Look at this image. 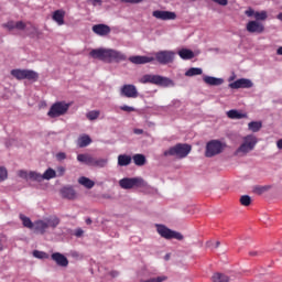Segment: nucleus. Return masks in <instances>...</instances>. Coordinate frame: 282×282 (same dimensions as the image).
<instances>
[{
  "mask_svg": "<svg viewBox=\"0 0 282 282\" xmlns=\"http://www.w3.org/2000/svg\"><path fill=\"white\" fill-rule=\"evenodd\" d=\"M52 19L53 21H55V23H57V25H65V11L63 10L54 11Z\"/></svg>",
  "mask_w": 282,
  "mask_h": 282,
  "instance_id": "5701e85b",
  "label": "nucleus"
},
{
  "mask_svg": "<svg viewBox=\"0 0 282 282\" xmlns=\"http://www.w3.org/2000/svg\"><path fill=\"white\" fill-rule=\"evenodd\" d=\"M240 204L241 206H250V204H252V198L248 195H243L240 197Z\"/></svg>",
  "mask_w": 282,
  "mask_h": 282,
  "instance_id": "ea45409f",
  "label": "nucleus"
},
{
  "mask_svg": "<svg viewBox=\"0 0 282 282\" xmlns=\"http://www.w3.org/2000/svg\"><path fill=\"white\" fill-rule=\"evenodd\" d=\"M246 30L250 34H263L265 26H263V23L252 20L247 23Z\"/></svg>",
  "mask_w": 282,
  "mask_h": 282,
  "instance_id": "4468645a",
  "label": "nucleus"
},
{
  "mask_svg": "<svg viewBox=\"0 0 282 282\" xmlns=\"http://www.w3.org/2000/svg\"><path fill=\"white\" fill-rule=\"evenodd\" d=\"M246 17H254L256 21H265L268 19V12L265 11H254V9L249 8L248 10L245 11Z\"/></svg>",
  "mask_w": 282,
  "mask_h": 282,
  "instance_id": "a211bd4d",
  "label": "nucleus"
},
{
  "mask_svg": "<svg viewBox=\"0 0 282 282\" xmlns=\"http://www.w3.org/2000/svg\"><path fill=\"white\" fill-rule=\"evenodd\" d=\"M78 184L85 186V188H94L96 183L88 177L82 176L78 178Z\"/></svg>",
  "mask_w": 282,
  "mask_h": 282,
  "instance_id": "2f4dec72",
  "label": "nucleus"
},
{
  "mask_svg": "<svg viewBox=\"0 0 282 282\" xmlns=\"http://www.w3.org/2000/svg\"><path fill=\"white\" fill-rule=\"evenodd\" d=\"M166 261H169V254L165 256Z\"/></svg>",
  "mask_w": 282,
  "mask_h": 282,
  "instance_id": "0e129e2a",
  "label": "nucleus"
},
{
  "mask_svg": "<svg viewBox=\"0 0 282 282\" xmlns=\"http://www.w3.org/2000/svg\"><path fill=\"white\" fill-rule=\"evenodd\" d=\"M154 56L160 65H169L175 61V51H159Z\"/></svg>",
  "mask_w": 282,
  "mask_h": 282,
  "instance_id": "9d476101",
  "label": "nucleus"
},
{
  "mask_svg": "<svg viewBox=\"0 0 282 282\" xmlns=\"http://www.w3.org/2000/svg\"><path fill=\"white\" fill-rule=\"evenodd\" d=\"M86 224H87V226L91 225V218H87Z\"/></svg>",
  "mask_w": 282,
  "mask_h": 282,
  "instance_id": "bf43d9fd",
  "label": "nucleus"
},
{
  "mask_svg": "<svg viewBox=\"0 0 282 282\" xmlns=\"http://www.w3.org/2000/svg\"><path fill=\"white\" fill-rule=\"evenodd\" d=\"M276 147L278 149L282 150V139L278 140Z\"/></svg>",
  "mask_w": 282,
  "mask_h": 282,
  "instance_id": "4d7b16f0",
  "label": "nucleus"
},
{
  "mask_svg": "<svg viewBox=\"0 0 282 282\" xmlns=\"http://www.w3.org/2000/svg\"><path fill=\"white\" fill-rule=\"evenodd\" d=\"M15 25H17V22L9 21V22L2 24V28H6L7 30H9V32H12V30H15Z\"/></svg>",
  "mask_w": 282,
  "mask_h": 282,
  "instance_id": "a19ab883",
  "label": "nucleus"
},
{
  "mask_svg": "<svg viewBox=\"0 0 282 282\" xmlns=\"http://www.w3.org/2000/svg\"><path fill=\"white\" fill-rule=\"evenodd\" d=\"M59 194L62 195L63 199L74 200L78 198V193L72 186H64L61 188Z\"/></svg>",
  "mask_w": 282,
  "mask_h": 282,
  "instance_id": "dca6fc26",
  "label": "nucleus"
},
{
  "mask_svg": "<svg viewBox=\"0 0 282 282\" xmlns=\"http://www.w3.org/2000/svg\"><path fill=\"white\" fill-rule=\"evenodd\" d=\"M276 54H278V56H282V46H280V47L276 50Z\"/></svg>",
  "mask_w": 282,
  "mask_h": 282,
  "instance_id": "13d9d810",
  "label": "nucleus"
},
{
  "mask_svg": "<svg viewBox=\"0 0 282 282\" xmlns=\"http://www.w3.org/2000/svg\"><path fill=\"white\" fill-rule=\"evenodd\" d=\"M139 83L142 85H156L158 87H175V82L169 77H164L162 75H153V74H145L140 79Z\"/></svg>",
  "mask_w": 282,
  "mask_h": 282,
  "instance_id": "f03ea898",
  "label": "nucleus"
},
{
  "mask_svg": "<svg viewBox=\"0 0 282 282\" xmlns=\"http://www.w3.org/2000/svg\"><path fill=\"white\" fill-rule=\"evenodd\" d=\"M152 17H154V19H159L160 21H175V19H177V14L175 12L162 10L153 11Z\"/></svg>",
  "mask_w": 282,
  "mask_h": 282,
  "instance_id": "f8f14e48",
  "label": "nucleus"
},
{
  "mask_svg": "<svg viewBox=\"0 0 282 282\" xmlns=\"http://www.w3.org/2000/svg\"><path fill=\"white\" fill-rule=\"evenodd\" d=\"M220 245H221V242L216 241L215 248H219Z\"/></svg>",
  "mask_w": 282,
  "mask_h": 282,
  "instance_id": "052dcab7",
  "label": "nucleus"
},
{
  "mask_svg": "<svg viewBox=\"0 0 282 282\" xmlns=\"http://www.w3.org/2000/svg\"><path fill=\"white\" fill-rule=\"evenodd\" d=\"M133 133H135V135H142V133H144V130H142V129H134Z\"/></svg>",
  "mask_w": 282,
  "mask_h": 282,
  "instance_id": "5fc2aeb1",
  "label": "nucleus"
},
{
  "mask_svg": "<svg viewBox=\"0 0 282 282\" xmlns=\"http://www.w3.org/2000/svg\"><path fill=\"white\" fill-rule=\"evenodd\" d=\"M204 74V70L202 68L192 67L185 72V76L193 77V76H202Z\"/></svg>",
  "mask_w": 282,
  "mask_h": 282,
  "instance_id": "72a5a7b5",
  "label": "nucleus"
},
{
  "mask_svg": "<svg viewBox=\"0 0 282 282\" xmlns=\"http://www.w3.org/2000/svg\"><path fill=\"white\" fill-rule=\"evenodd\" d=\"M212 242H207V246H210Z\"/></svg>",
  "mask_w": 282,
  "mask_h": 282,
  "instance_id": "69168bd1",
  "label": "nucleus"
},
{
  "mask_svg": "<svg viewBox=\"0 0 282 282\" xmlns=\"http://www.w3.org/2000/svg\"><path fill=\"white\" fill-rule=\"evenodd\" d=\"M213 282H230V278L226 273L216 272L212 276Z\"/></svg>",
  "mask_w": 282,
  "mask_h": 282,
  "instance_id": "cd10ccee",
  "label": "nucleus"
},
{
  "mask_svg": "<svg viewBox=\"0 0 282 282\" xmlns=\"http://www.w3.org/2000/svg\"><path fill=\"white\" fill-rule=\"evenodd\" d=\"M259 140L254 134H248L242 138V143L240 147L234 152V155L236 158H246L248 153H251V151H254V147H257V143Z\"/></svg>",
  "mask_w": 282,
  "mask_h": 282,
  "instance_id": "7ed1b4c3",
  "label": "nucleus"
},
{
  "mask_svg": "<svg viewBox=\"0 0 282 282\" xmlns=\"http://www.w3.org/2000/svg\"><path fill=\"white\" fill-rule=\"evenodd\" d=\"M46 224L48 225V228H56L58 226V224H61V218L54 216L52 218H48L46 220Z\"/></svg>",
  "mask_w": 282,
  "mask_h": 282,
  "instance_id": "4c0bfd02",
  "label": "nucleus"
},
{
  "mask_svg": "<svg viewBox=\"0 0 282 282\" xmlns=\"http://www.w3.org/2000/svg\"><path fill=\"white\" fill-rule=\"evenodd\" d=\"M227 117L230 118V120H241L243 118H248V115L239 112V110H229L227 111Z\"/></svg>",
  "mask_w": 282,
  "mask_h": 282,
  "instance_id": "393cba45",
  "label": "nucleus"
},
{
  "mask_svg": "<svg viewBox=\"0 0 282 282\" xmlns=\"http://www.w3.org/2000/svg\"><path fill=\"white\" fill-rule=\"evenodd\" d=\"M129 61L130 63H133V65H147V63H153L155 58L144 56V55H135V56H130Z\"/></svg>",
  "mask_w": 282,
  "mask_h": 282,
  "instance_id": "f3484780",
  "label": "nucleus"
},
{
  "mask_svg": "<svg viewBox=\"0 0 282 282\" xmlns=\"http://www.w3.org/2000/svg\"><path fill=\"white\" fill-rule=\"evenodd\" d=\"M19 177L22 180H31L32 182H43V174L34 171L20 170L18 172Z\"/></svg>",
  "mask_w": 282,
  "mask_h": 282,
  "instance_id": "ddd939ff",
  "label": "nucleus"
},
{
  "mask_svg": "<svg viewBox=\"0 0 282 282\" xmlns=\"http://www.w3.org/2000/svg\"><path fill=\"white\" fill-rule=\"evenodd\" d=\"M214 3L218 6H228V0H212Z\"/></svg>",
  "mask_w": 282,
  "mask_h": 282,
  "instance_id": "8fccbe9b",
  "label": "nucleus"
},
{
  "mask_svg": "<svg viewBox=\"0 0 282 282\" xmlns=\"http://www.w3.org/2000/svg\"><path fill=\"white\" fill-rule=\"evenodd\" d=\"M15 30H25V23L23 21L15 22Z\"/></svg>",
  "mask_w": 282,
  "mask_h": 282,
  "instance_id": "49530a36",
  "label": "nucleus"
},
{
  "mask_svg": "<svg viewBox=\"0 0 282 282\" xmlns=\"http://www.w3.org/2000/svg\"><path fill=\"white\" fill-rule=\"evenodd\" d=\"M90 3H91V6H102V0H88Z\"/></svg>",
  "mask_w": 282,
  "mask_h": 282,
  "instance_id": "3c124183",
  "label": "nucleus"
},
{
  "mask_svg": "<svg viewBox=\"0 0 282 282\" xmlns=\"http://www.w3.org/2000/svg\"><path fill=\"white\" fill-rule=\"evenodd\" d=\"M250 257H259V251H250Z\"/></svg>",
  "mask_w": 282,
  "mask_h": 282,
  "instance_id": "6e6d98bb",
  "label": "nucleus"
},
{
  "mask_svg": "<svg viewBox=\"0 0 282 282\" xmlns=\"http://www.w3.org/2000/svg\"><path fill=\"white\" fill-rule=\"evenodd\" d=\"M94 156L90 154H78L77 160L82 162L83 164H87L88 166H93L94 164Z\"/></svg>",
  "mask_w": 282,
  "mask_h": 282,
  "instance_id": "a878e982",
  "label": "nucleus"
},
{
  "mask_svg": "<svg viewBox=\"0 0 282 282\" xmlns=\"http://www.w3.org/2000/svg\"><path fill=\"white\" fill-rule=\"evenodd\" d=\"M8 180V170L0 167V182H6Z\"/></svg>",
  "mask_w": 282,
  "mask_h": 282,
  "instance_id": "79ce46f5",
  "label": "nucleus"
},
{
  "mask_svg": "<svg viewBox=\"0 0 282 282\" xmlns=\"http://www.w3.org/2000/svg\"><path fill=\"white\" fill-rule=\"evenodd\" d=\"M85 231H83V229H76L75 230V237H83V234H84Z\"/></svg>",
  "mask_w": 282,
  "mask_h": 282,
  "instance_id": "864d4df0",
  "label": "nucleus"
},
{
  "mask_svg": "<svg viewBox=\"0 0 282 282\" xmlns=\"http://www.w3.org/2000/svg\"><path fill=\"white\" fill-rule=\"evenodd\" d=\"M19 218L22 221V226H24V228H29V230L34 229V223H32V219H30V217L20 214Z\"/></svg>",
  "mask_w": 282,
  "mask_h": 282,
  "instance_id": "c756f323",
  "label": "nucleus"
},
{
  "mask_svg": "<svg viewBox=\"0 0 282 282\" xmlns=\"http://www.w3.org/2000/svg\"><path fill=\"white\" fill-rule=\"evenodd\" d=\"M77 144L80 149H85V147H89V144H91V138L85 134L78 139Z\"/></svg>",
  "mask_w": 282,
  "mask_h": 282,
  "instance_id": "473e14b6",
  "label": "nucleus"
},
{
  "mask_svg": "<svg viewBox=\"0 0 282 282\" xmlns=\"http://www.w3.org/2000/svg\"><path fill=\"white\" fill-rule=\"evenodd\" d=\"M192 1H197V0H192Z\"/></svg>",
  "mask_w": 282,
  "mask_h": 282,
  "instance_id": "338daca9",
  "label": "nucleus"
},
{
  "mask_svg": "<svg viewBox=\"0 0 282 282\" xmlns=\"http://www.w3.org/2000/svg\"><path fill=\"white\" fill-rule=\"evenodd\" d=\"M107 164H109V159H105V158H95L93 160V165L96 169H105V166H107Z\"/></svg>",
  "mask_w": 282,
  "mask_h": 282,
  "instance_id": "bb28decb",
  "label": "nucleus"
},
{
  "mask_svg": "<svg viewBox=\"0 0 282 282\" xmlns=\"http://www.w3.org/2000/svg\"><path fill=\"white\" fill-rule=\"evenodd\" d=\"M131 155L120 154L118 155V166H129L131 164Z\"/></svg>",
  "mask_w": 282,
  "mask_h": 282,
  "instance_id": "c85d7f7f",
  "label": "nucleus"
},
{
  "mask_svg": "<svg viewBox=\"0 0 282 282\" xmlns=\"http://www.w3.org/2000/svg\"><path fill=\"white\" fill-rule=\"evenodd\" d=\"M56 177V171L54 169L48 167L43 174H42V181L43 180H54Z\"/></svg>",
  "mask_w": 282,
  "mask_h": 282,
  "instance_id": "c9c22d12",
  "label": "nucleus"
},
{
  "mask_svg": "<svg viewBox=\"0 0 282 282\" xmlns=\"http://www.w3.org/2000/svg\"><path fill=\"white\" fill-rule=\"evenodd\" d=\"M276 250L280 252V254H282V247H278Z\"/></svg>",
  "mask_w": 282,
  "mask_h": 282,
  "instance_id": "680f3d73",
  "label": "nucleus"
},
{
  "mask_svg": "<svg viewBox=\"0 0 282 282\" xmlns=\"http://www.w3.org/2000/svg\"><path fill=\"white\" fill-rule=\"evenodd\" d=\"M33 228L36 232H40V235H45V231L47 228H50V225L45 220H37L33 223Z\"/></svg>",
  "mask_w": 282,
  "mask_h": 282,
  "instance_id": "4be33fe9",
  "label": "nucleus"
},
{
  "mask_svg": "<svg viewBox=\"0 0 282 282\" xmlns=\"http://www.w3.org/2000/svg\"><path fill=\"white\" fill-rule=\"evenodd\" d=\"M51 259L55 261L59 268H67V265H69V260L61 252L52 253Z\"/></svg>",
  "mask_w": 282,
  "mask_h": 282,
  "instance_id": "6ab92c4d",
  "label": "nucleus"
},
{
  "mask_svg": "<svg viewBox=\"0 0 282 282\" xmlns=\"http://www.w3.org/2000/svg\"><path fill=\"white\" fill-rule=\"evenodd\" d=\"M262 123L261 121H251L248 123L249 131H252V133H257L261 131Z\"/></svg>",
  "mask_w": 282,
  "mask_h": 282,
  "instance_id": "f704fd0d",
  "label": "nucleus"
},
{
  "mask_svg": "<svg viewBox=\"0 0 282 282\" xmlns=\"http://www.w3.org/2000/svg\"><path fill=\"white\" fill-rule=\"evenodd\" d=\"M178 56L183 61H191L192 58H195V53L188 48H182L178 51Z\"/></svg>",
  "mask_w": 282,
  "mask_h": 282,
  "instance_id": "b1692460",
  "label": "nucleus"
},
{
  "mask_svg": "<svg viewBox=\"0 0 282 282\" xmlns=\"http://www.w3.org/2000/svg\"><path fill=\"white\" fill-rule=\"evenodd\" d=\"M87 120L94 121L100 118V110H90L86 113Z\"/></svg>",
  "mask_w": 282,
  "mask_h": 282,
  "instance_id": "e433bc0d",
  "label": "nucleus"
},
{
  "mask_svg": "<svg viewBox=\"0 0 282 282\" xmlns=\"http://www.w3.org/2000/svg\"><path fill=\"white\" fill-rule=\"evenodd\" d=\"M11 76L17 80H39V73L30 69H12Z\"/></svg>",
  "mask_w": 282,
  "mask_h": 282,
  "instance_id": "6e6552de",
  "label": "nucleus"
},
{
  "mask_svg": "<svg viewBox=\"0 0 282 282\" xmlns=\"http://www.w3.org/2000/svg\"><path fill=\"white\" fill-rule=\"evenodd\" d=\"M192 149L193 148L188 143H177L176 145L164 151L163 155L165 158L171 155L173 158H177L178 160H184V158L188 156V153H191Z\"/></svg>",
  "mask_w": 282,
  "mask_h": 282,
  "instance_id": "20e7f679",
  "label": "nucleus"
},
{
  "mask_svg": "<svg viewBox=\"0 0 282 282\" xmlns=\"http://www.w3.org/2000/svg\"><path fill=\"white\" fill-rule=\"evenodd\" d=\"M203 80L206 85H210L212 87H219V85H224V78L213 77L208 75H204Z\"/></svg>",
  "mask_w": 282,
  "mask_h": 282,
  "instance_id": "412c9836",
  "label": "nucleus"
},
{
  "mask_svg": "<svg viewBox=\"0 0 282 282\" xmlns=\"http://www.w3.org/2000/svg\"><path fill=\"white\" fill-rule=\"evenodd\" d=\"M112 276H118V272H112Z\"/></svg>",
  "mask_w": 282,
  "mask_h": 282,
  "instance_id": "e2e57ef3",
  "label": "nucleus"
},
{
  "mask_svg": "<svg viewBox=\"0 0 282 282\" xmlns=\"http://www.w3.org/2000/svg\"><path fill=\"white\" fill-rule=\"evenodd\" d=\"M121 111H126L127 113H131L132 111H135V109L131 106L123 105L120 107Z\"/></svg>",
  "mask_w": 282,
  "mask_h": 282,
  "instance_id": "c03bdc74",
  "label": "nucleus"
},
{
  "mask_svg": "<svg viewBox=\"0 0 282 282\" xmlns=\"http://www.w3.org/2000/svg\"><path fill=\"white\" fill-rule=\"evenodd\" d=\"M156 231L161 237H163V239H177V241H182V239H184L182 234L174 231L164 225H156Z\"/></svg>",
  "mask_w": 282,
  "mask_h": 282,
  "instance_id": "1a4fd4ad",
  "label": "nucleus"
},
{
  "mask_svg": "<svg viewBox=\"0 0 282 282\" xmlns=\"http://www.w3.org/2000/svg\"><path fill=\"white\" fill-rule=\"evenodd\" d=\"M224 149H226V143L219 140H212L206 144L205 158H215V155L224 153Z\"/></svg>",
  "mask_w": 282,
  "mask_h": 282,
  "instance_id": "423d86ee",
  "label": "nucleus"
},
{
  "mask_svg": "<svg viewBox=\"0 0 282 282\" xmlns=\"http://www.w3.org/2000/svg\"><path fill=\"white\" fill-rule=\"evenodd\" d=\"M93 32L98 36H107L111 32V28L107 24H95L93 26Z\"/></svg>",
  "mask_w": 282,
  "mask_h": 282,
  "instance_id": "aec40b11",
  "label": "nucleus"
},
{
  "mask_svg": "<svg viewBox=\"0 0 282 282\" xmlns=\"http://www.w3.org/2000/svg\"><path fill=\"white\" fill-rule=\"evenodd\" d=\"M57 173L59 177H63V175H65V167L63 166L57 167Z\"/></svg>",
  "mask_w": 282,
  "mask_h": 282,
  "instance_id": "603ef678",
  "label": "nucleus"
},
{
  "mask_svg": "<svg viewBox=\"0 0 282 282\" xmlns=\"http://www.w3.org/2000/svg\"><path fill=\"white\" fill-rule=\"evenodd\" d=\"M33 257L35 259H50V254H47L45 251L34 250Z\"/></svg>",
  "mask_w": 282,
  "mask_h": 282,
  "instance_id": "58836bf2",
  "label": "nucleus"
},
{
  "mask_svg": "<svg viewBox=\"0 0 282 282\" xmlns=\"http://www.w3.org/2000/svg\"><path fill=\"white\" fill-rule=\"evenodd\" d=\"M119 186L123 191H131V188H147L149 183L142 177H124L119 181Z\"/></svg>",
  "mask_w": 282,
  "mask_h": 282,
  "instance_id": "39448f33",
  "label": "nucleus"
},
{
  "mask_svg": "<svg viewBox=\"0 0 282 282\" xmlns=\"http://www.w3.org/2000/svg\"><path fill=\"white\" fill-rule=\"evenodd\" d=\"M229 87L230 89H251V87H254V84L248 78H240L230 83Z\"/></svg>",
  "mask_w": 282,
  "mask_h": 282,
  "instance_id": "2eb2a0df",
  "label": "nucleus"
},
{
  "mask_svg": "<svg viewBox=\"0 0 282 282\" xmlns=\"http://www.w3.org/2000/svg\"><path fill=\"white\" fill-rule=\"evenodd\" d=\"M7 242H8V238L6 236H1L0 237V252H2V250H6Z\"/></svg>",
  "mask_w": 282,
  "mask_h": 282,
  "instance_id": "37998d69",
  "label": "nucleus"
},
{
  "mask_svg": "<svg viewBox=\"0 0 282 282\" xmlns=\"http://www.w3.org/2000/svg\"><path fill=\"white\" fill-rule=\"evenodd\" d=\"M67 111H69V104L57 101L51 106L47 116L48 118H61V116H65Z\"/></svg>",
  "mask_w": 282,
  "mask_h": 282,
  "instance_id": "0eeeda50",
  "label": "nucleus"
},
{
  "mask_svg": "<svg viewBox=\"0 0 282 282\" xmlns=\"http://www.w3.org/2000/svg\"><path fill=\"white\" fill-rule=\"evenodd\" d=\"M132 160L135 166H144L147 164V156L144 154H134Z\"/></svg>",
  "mask_w": 282,
  "mask_h": 282,
  "instance_id": "7c9ffc66",
  "label": "nucleus"
},
{
  "mask_svg": "<svg viewBox=\"0 0 282 282\" xmlns=\"http://www.w3.org/2000/svg\"><path fill=\"white\" fill-rule=\"evenodd\" d=\"M120 96H122L123 98H138L140 94L138 93V87H135V85L124 84L120 88Z\"/></svg>",
  "mask_w": 282,
  "mask_h": 282,
  "instance_id": "9b49d317",
  "label": "nucleus"
},
{
  "mask_svg": "<svg viewBox=\"0 0 282 282\" xmlns=\"http://www.w3.org/2000/svg\"><path fill=\"white\" fill-rule=\"evenodd\" d=\"M121 1V3H132V4H135V3H142L144 0H119Z\"/></svg>",
  "mask_w": 282,
  "mask_h": 282,
  "instance_id": "de8ad7c7",
  "label": "nucleus"
},
{
  "mask_svg": "<svg viewBox=\"0 0 282 282\" xmlns=\"http://www.w3.org/2000/svg\"><path fill=\"white\" fill-rule=\"evenodd\" d=\"M67 159V154H65V152H59L56 154V160H58V162H63V160Z\"/></svg>",
  "mask_w": 282,
  "mask_h": 282,
  "instance_id": "a18cd8bd",
  "label": "nucleus"
},
{
  "mask_svg": "<svg viewBox=\"0 0 282 282\" xmlns=\"http://www.w3.org/2000/svg\"><path fill=\"white\" fill-rule=\"evenodd\" d=\"M253 191H254L258 195H261V194L265 193V187L256 186V187L253 188Z\"/></svg>",
  "mask_w": 282,
  "mask_h": 282,
  "instance_id": "09e8293b",
  "label": "nucleus"
},
{
  "mask_svg": "<svg viewBox=\"0 0 282 282\" xmlns=\"http://www.w3.org/2000/svg\"><path fill=\"white\" fill-rule=\"evenodd\" d=\"M91 58H97L104 63H122L127 61V55L113 48H95L90 51Z\"/></svg>",
  "mask_w": 282,
  "mask_h": 282,
  "instance_id": "f257e3e1",
  "label": "nucleus"
}]
</instances>
